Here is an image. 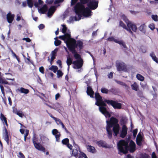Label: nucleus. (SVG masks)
I'll list each match as a JSON object with an SVG mask.
<instances>
[{
	"label": "nucleus",
	"instance_id": "nucleus-13",
	"mask_svg": "<svg viewBox=\"0 0 158 158\" xmlns=\"http://www.w3.org/2000/svg\"><path fill=\"white\" fill-rule=\"evenodd\" d=\"M95 97L96 102L95 105L97 106H99L100 103L102 100V97L98 93H96L95 94Z\"/></svg>",
	"mask_w": 158,
	"mask_h": 158
},
{
	"label": "nucleus",
	"instance_id": "nucleus-58",
	"mask_svg": "<svg viewBox=\"0 0 158 158\" xmlns=\"http://www.w3.org/2000/svg\"><path fill=\"white\" fill-rule=\"evenodd\" d=\"M55 121L57 123L58 125L61 124L63 123L60 119L59 118H56V119L55 120Z\"/></svg>",
	"mask_w": 158,
	"mask_h": 158
},
{
	"label": "nucleus",
	"instance_id": "nucleus-26",
	"mask_svg": "<svg viewBox=\"0 0 158 158\" xmlns=\"http://www.w3.org/2000/svg\"><path fill=\"white\" fill-rule=\"evenodd\" d=\"M19 91L21 93H24L27 94L29 93V90L28 89H25L23 87H21L18 89Z\"/></svg>",
	"mask_w": 158,
	"mask_h": 158
},
{
	"label": "nucleus",
	"instance_id": "nucleus-7",
	"mask_svg": "<svg viewBox=\"0 0 158 158\" xmlns=\"http://www.w3.org/2000/svg\"><path fill=\"white\" fill-rule=\"evenodd\" d=\"M95 0H90L87 4V6L91 10L96 9L98 7V2Z\"/></svg>",
	"mask_w": 158,
	"mask_h": 158
},
{
	"label": "nucleus",
	"instance_id": "nucleus-51",
	"mask_svg": "<svg viewBox=\"0 0 158 158\" xmlns=\"http://www.w3.org/2000/svg\"><path fill=\"white\" fill-rule=\"evenodd\" d=\"M90 0H80V3L84 5L87 4Z\"/></svg>",
	"mask_w": 158,
	"mask_h": 158
},
{
	"label": "nucleus",
	"instance_id": "nucleus-21",
	"mask_svg": "<svg viewBox=\"0 0 158 158\" xmlns=\"http://www.w3.org/2000/svg\"><path fill=\"white\" fill-rule=\"evenodd\" d=\"M56 7L55 6H52L49 9L48 12V17L51 16L52 15L56 10Z\"/></svg>",
	"mask_w": 158,
	"mask_h": 158
},
{
	"label": "nucleus",
	"instance_id": "nucleus-2",
	"mask_svg": "<svg viewBox=\"0 0 158 158\" xmlns=\"http://www.w3.org/2000/svg\"><path fill=\"white\" fill-rule=\"evenodd\" d=\"M106 123H107L106 126V131L108 135V138L110 139L112 137V131L110 128L117 124H118V121L116 118L114 117H112L110 118L109 120H107L106 121Z\"/></svg>",
	"mask_w": 158,
	"mask_h": 158
},
{
	"label": "nucleus",
	"instance_id": "nucleus-18",
	"mask_svg": "<svg viewBox=\"0 0 158 158\" xmlns=\"http://www.w3.org/2000/svg\"><path fill=\"white\" fill-rule=\"evenodd\" d=\"M113 131L114 134V136H117L120 130L119 125L118 124H117L116 125L113 126Z\"/></svg>",
	"mask_w": 158,
	"mask_h": 158
},
{
	"label": "nucleus",
	"instance_id": "nucleus-56",
	"mask_svg": "<svg viewBox=\"0 0 158 158\" xmlns=\"http://www.w3.org/2000/svg\"><path fill=\"white\" fill-rule=\"evenodd\" d=\"M39 70L40 72L44 74V69L43 66H41L39 68Z\"/></svg>",
	"mask_w": 158,
	"mask_h": 158
},
{
	"label": "nucleus",
	"instance_id": "nucleus-39",
	"mask_svg": "<svg viewBox=\"0 0 158 158\" xmlns=\"http://www.w3.org/2000/svg\"><path fill=\"white\" fill-rule=\"evenodd\" d=\"M69 143V140L67 138H65L62 141V143L64 145H66Z\"/></svg>",
	"mask_w": 158,
	"mask_h": 158
},
{
	"label": "nucleus",
	"instance_id": "nucleus-49",
	"mask_svg": "<svg viewBox=\"0 0 158 158\" xmlns=\"http://www.w3.org/2000/svg\"><path fill=\"white\" fill-rule=\"evenodd\" d=\"M26 133L24 135V141L25 142L29 134V131L28 130H26Z\"/></svg>",
	"mask_w": 158,
	"mask_h": 158
},
{
	"label": "nucleus",
	"instance_id": "nucleus-22",
	"mask_svg": "<svg viewBox=\"0 0 158 158\" xmlns=\"http://www.w3.org/2000/svg\"><path fill=\"white\" fill-rule=\"evenodd\" d=\"M58 49L57 48H56L53 51H52L51 53V62L53 61L56 58V55Z\"/></svg>",
	"mask_w": 158,
	"mask_h": 158
},
{
	"label": "nucleus",
	"instance_id": "nucleus-20",
	"mask_svg": "<svg viewBox=\"0 0 158 158\" xmlns=\"http://www.w3.org/2000/svg\"><path fill=\"white\" fill-rule=\"evenodd\" d=\"M97 144L99 147H102L105 148H108V146L106 142L103 140H100L97 141L96 143Z\"/></svg>",
	"mask_w": 158,
	"mask_h": 158
},
{
	"label": "nucleus",
	"instance_id": "nucleus-32",
	"mask_svg": "<svg viewBox=\"0 0 158 158\" xmlns=\"http://www.w3.org/2000/svg\"><path fill=\"white\" fill-rule=\"evenodd\" d=\"M49 69L52 71L54 73H56L58 70V67L56 66L52 65L49 68Z\"/></svg>",
	"mask_w": 158,
	"mask_h": 158
},
{
	"label": "nucleus",
	"instance_id": "nucleus-23",
	"mask_svg": "<svg viewBox=\"0 0 158 158\" xmlns=\"http://www.w3.org/2000/svg\"><path fill=\"white\" fill-rule=\"evenodd\" d=\"M48 7L46 4L44 5L43 6L39 9V11L42 14H44L48 10Z\"/></svg>",
	"mask_w": 158,
	"mask_h": 158
},
{
	"label": "nucleus",
	"instance_id": "nucleus-30",
	"mask_svg": "<svg viewBox=\"0 0 158 158\" xmlns=\"http://www.w3.org/2000/svg\"><path fill=\"white\" fill-rule=\"evenodd\" d=\"M0 83L3 84H9V83L6 81L5 78L2 77L0 78Z\"/></svg>",
	"mask_w": 158,
	"mask_h": 158
},
{
	"label": "nucleus",
	"instance_id": "nucleus-64",
	"mask_svg": "<svg viewBox=\"0 0 158 158\" xmlns=\"http://www.w3.org/2000/svg\"><path fill=\"white\" fill-rule=\"evenodd\" d=\"M45 27L44 25L43 24H40L38 26V28L39 29H42Z\"/></svg>",
	"mask_w": 158,
	"mask_h": 158
},
{
	"label": "nucleus",
	"instance_id": "nucleus-44",
	"mask_svg": "<svg viewBox=\"0 0 158 158\" xmlns=\"http://www.w3.org/2000/svg\"><path fill=\"white\" fill-rule=\"evenodd\" d=\"M4 139L8 145L9 144V134L7 135H4Z\"/></svg>",
	"mask_w": 158,
	"mask_h": 158
},
{
	"label": "nucleus",
	"instance_id": "nucleus-42",
	"mask_svg": "<svg viewBox=\"0 0 158 158\" xmlns=\"http://www.w3.org/2000/svg\"><path fill=\"white\" fill-rule=\"evenodd\" d=\"M0 118L1 120L2 121H4V122L7 120L6 118L4 116V115L2 113L1 114Z\"/></svg>",
	"mask_w": 158,
	"mask_h": 158
},
{
	"label": "nucleus",
	"instance_id": "nucleus-27",
	"mask_svg": "<svg viewBox=\"0 0 158 158\" xmlns=\"http://www.w3.org/2000/svg\"><path fill=\"white\" fill-rule=\"evenodd\" d=\"M150 55L153 61H155L156 63H158V58L156 56L154 52H152L150 54Z\"/></svg>",
	"mask_w": 158,
	"mask_h": 158
},
{
	"label": "nucleus",
	"instance_id": "nucleus-36",
	"mask_svg": "<svg viewBox=\"0 0 158 158\" xmlns=\"http://www.w3.org/2000/svg\"><path fill=\"white\" fill-rule=\"evenodd\" d=\"M55 40L54 41V44L55 46H57L60 45L61 43V41L60 40H57L56 37L55 38Z\"/></svg>",
	"mask_w": 158,
	"mask_h": 158
},
{
	"label": "nucleus",
	"instance_id": "nucleus-12",
	"mask_svg": "<svg viewBox=\"0 0 158 158\" xmlns=\"http://www.w3.org/2000/svg\"><path fill=\"white\" fill-rule=\"evenodd\" d=\"M127 131V128L126 125H123L122 130L120 134V136L122 138H124L126 136Z\"/></svg>",
	"mask_w": 158,
	"mask_h": 158
},
{
	"label": "nucleus",
	"instance_id": "nucleus-52",
	"mask_svg": "<svg viewBox=\"0 0 158 158\" xmlns=\"http://www.w3.org/2000/svg\"><path fill=\"white\" fill-rule=\"evenodd\" d=\"M122 17L124 21L127 24L128 23H131L128 21L127 18L125 15H123L122 16Z\"/></svg>",
	"mask_w": 158,
	"mask_h": 158
},
{
	"label": "nucleus",
	"instance_id": "nucleus-48",
	"mask_svg": "<svg viewBox=\"0 0 158 158\" xmlns=\"http://www.w3.org/2000/svg\"><path fill=\"white\" fill-rule=\"evenodd\" d=\"M55 136L56 140L57 142H59L60 141V132H59V133L54 135Z\"/></svg>",
	"mask_w": 158,
	"mask_h": 158
},
{
	"label": "nucleus",
	"instance_id": "nucleus-54",
	"mask_svg": "<svg viewBox=\"0 0 158 158\" xmlns=\"http://www.w3.org/2000/svg\"><path fill=\"white\" fill-rule=\"evenodd\" d=\"M0 88L2 94L4 96H5V93L4 92V88L3 86L1 84L0 85Z\"/></svg>",
	"mask_w": 158,
	"mask_h": 158
},
{
	"label": "nucleus",
	"instance_id": "nucleus-57",
	"mask_svg": "<svg viewBox=\"0 0 158 158\" xmlns=\"http://www.w3.org/2000/svg\"><path fill=\"white\" fill-rule=\"evenodd\" d=\"M138 132V129H137L134 130L133 131V136L135 137H136Z\"/></svg>",
	"mask_w": 158,
	"mask_h": 158
},
{
	"label": "nucleus",
	"instance_id": "nucleus-5",
	"mask_svg": "<svg viewBox=\"0 0 158 158\" xmlns=\"http://www.w3.org/2000/svg\"><path fill=\"white\" fill-rule=\"evenodd\" d=\"M105 101L108 105H111L114 109H120L122 107V104L116 101L106 99H105Z\"/></svg>",
	"mask_w": 158,
	"mask_h": 158
},
{
	"label": "nucleus",
	"instance_id": "nucleus-61",
	"mask_svg": "<svg viewBox=\"0 0 158 158\" xmlns=\"http://www.w3.org/2000/svg\"><path fill=\"white\" fill-rule=\"evenodd\" d=\"M80 155L82 156V158L84 157L85 158H88V157L86 156V155L83 152H80Z\"/></svg>",
	"mask_w": 158,
	"mask_h": 158
},
{
	"label": "nucleus",
	"instance_id": "nucleus-31",
	"mask_svg": "<svg viewBox=\"0 0 158 158\" xmlns=\"http://www.w3.org/2000/svg\"><path fill=\"white\" fill-rule=\"evenodd\" d=\"M66 62L67 65L69 66H69L73 64V62L72 59L70 56L67 57Z\"/></svg>",
	"mask_w": 158,
	"mask_h": 158
},
{
	"label": "nucleus",
	"instance_id": "nucleus-3",
	"mask_svg": "<svg viewBox=\"0 0 158 158\" xmlns=\"http://www.w3.org/2000/svg\"><path fill=\"white\" fill-rule=\"evenodd\" d=\"M85 7L84 5L80 2L77 3L74 7V11L76 15L78 16L77 17L76 16L74 17L75 21L81 19V13Z\"/></svg>",
	"mask_w": 158,
	"mask_h": 158
},
{
	"label": "nucleus",
	"instance_id": "nucleus-19",
	"mask_svg": "<svg viewBox=\"0 0 158 158\" xmlns=\"http://www.w3.org/2000/svg\"><path fill=\"white\" fill-rule=\"evenodd\" d=\"M73 145L74 147H75L76 149H73L72 151V153L75 157H77V155L78 153V150L77 148H79V146L78 145L75 143L74 140H73Z\"/></svg>",
	"mask_w": 158,
	"mask_h": 158
},
{
	"label": "nucleus",
	"instance_id": "nucleus-33",
	"mask_svg": "<svg viewBox=\"0 0 158 158\" xmlns=\"http://www.w3.org/2000/svg\"><path fill=\"white\" fill-rule=\"evenodd\" d=\"M137 78L141 81H143L144 79V77L139 74H137L136 76Z\"/></svg>",
	"mask_w": 158,
	"mask_h": 158
},
{
	"label": "nucleus",
	"instance_id": "nucleus-50",
	"mask_svg": "<svg viewBox=\"0 0 158 158\" xmlns=\"http://www.w3.org/2000/svg\"><path fill=\"white\" fill-rule=\"evenodd\" d=\"M59 132L56 129H53L52 131V133L53 135L57 134L59 133Z\"/></svg>",
	"mask_w": 158,
	"mask_h": 158
},
{
	"label": "nucleus",
	"instance_id": "nucleus-38",
	"mask_svg": "<svg viewBox=\"0 0 158 158\" xmlns=\"http://www.w3.org/2000/svg\"><path fill=\"white\" fill-rule=\"evenodd\" d=\"M64 39L65 40H69L71 39V35L69 33H65L64 35Z\"/></svg>",
	"mask_w": 158,
	"mask_h": 158
},
{
	"label": "nucleus",
	"instance_id": "nucleus-9",
	"mask_svg": "<svg viewBox=\"0 0 158 158\" xmlns=\"http://www.w3.org/2000/svg\"><path fill=\"white\" fill-rule=\"evenodd\" d=\"M127 28L126 29L132 35H134L133 33L131 31V29L134 32H135L137 30V27L136 25L132 23H128L127 24Z\"/></svg>",
	"mask_w": 158,
	"mask_h": 158
},
{
	"label": "nucleus",
	"instance_id": "nucleus-55",
	"mask_svg": "<svg viewBox=\"0 0 158 158\" xmlns=\"http://www.w3.org/2000/svg\"><path fill=\"white\" fill-rule=\"evenodd\" d=\"M152 19L155 21H158V16L157 15H152Z\"/></svg>",
	"mask_w": 158,
	"mask_h": 158
},
{
	"label": "nucleus",
	"instance_id": "nucleus-45",
	"mask_svg": "<svg viewBox=\"0 0 158 158\" xmlns=\"http://www.w3.org/2000/svg\"><path fill=\"white\" fill-rule=\"evenodd\" d=\"M119 26L123 27V28L125 29L126 30L127 28V27L125 24L122 21H120L119 22Z\"/></svg>",
	"mask_w": 158,
	"mask_h": 158
},
{
	"label": "nucleus",
	"instance_id": "nucleus-40",
	"mask_svg": "<svg viewBox=\"0 0 158 158\" xmlns=\"http://www.w3.org/2000/svg\"><path fill=\"white\" fill-rule=\"evenodd\" d=\"M57 71V77L59 78L62 77L63 75V73L60 70H58Z\"/></svg>",
	"mask_w": 158,
	"mask_h": 158
},
{
	"label": "nucleus",
	"instance_id": "nucleus-35",
	"mask_svg": "<svg viewBox=\"0 0 158 158\" xmlns=\"http://www.w3.org/2000/svg\"><path fill=\"white\" fill-rule=\"evenodd\" d=\"M74 56L76 60H83L81 56L77 53L74 55Z\"/></svg>",
	"mask_w": 158,
	"mask_h": 158
},
{
	"label": "nucleus",
	"instance_id": "nucleus-1",
	"mask_svg": "<svg viewBox=\"0 0 158 158\" xmlns=\"http://www.w3.org/2000/svg\"><path fill=\"white\" fill-rule=\"evenodd\" d=\"M118 148L119 151L124 154H127L129 150L131 153L133 152L136 149V146L135 142L131 140L129 146L128 142L124 140L119 141L117 144Z\"/></svg>",
	"mask_w": 158,
	"mask_h": 158
},
{
	"label": "nucleus",
	"instance_id": "nucleus-17",
	"mask_svg": "<svg viewBox=\"0 0 158 158\" xmlns=\"http://www.w3.org/2000/svg\"><path fill=\"white\" fill-rule=\"evenodd\" d=\"M35 148L39 150L42 151L44 152H45V148L40 143H34Z\"/></svg>",
	"mask_w": 158,
	"mask_h": 158
},
{
	"label": "nucleus",
	"instance_id": "nucleus-53",
	"mask_svg": "<svg viewBox=\"0 0 158 158\" xmlns=\"http://www.w3.org/2000/svg\"><path fill=\"white\" fill-rule=\"evenodd\" d=\"M141 158H149V156L146 153L142 154L141 155Z\"/></svg>",
	"mask_w": 158,
	"mask_h": 158
},
{
	"label": "nucleus",
	"instance_id": "nucleus-46",
	"mask_svg": "<svg viewBox=\"0 0 158 158\" xmlns=\"http://www.w3.org/2000/svg\"><path fill=\"white\" fill-rule=\"evenodd\" d=\"M62 26L63 27V28L62 29V32L63 33L65 34L66 32L67 28L66 27V25L64 24L62 25Z\"/></svg>",
	"mask_w": 158,
	"mask_h": 158
},
{
	"label": "nucleus",
	"instance_id": "nucleus-10",
	"mask_svg": "<svg viewBox=\"0 0 158 158\" xmlns=\"http://www.w3.org/2000/svg\"><path fill=\"white\" fill-rule=\"evenodd\" d=\"M83 60H76L73 62V68L75 69H81L83 66Z\"/></svg>",
	"mask_w": 158,
	"mask_h": 158
},
{
	"label": "nucleus",
	"instance_id": "nucleus-63",
	"mask_svg": "<svg viewBox=\"0 0 158 158\" xmlns=\"http://www.w3.org/2000/svg\"><path fill=\"white\" fill-rule=\"evenodd\" d=\"M78 1V0H72L71 4V6L74 5Z\"/></svg>",
	"mask_w": 158,
	"mask_h": 158
},
{
	"label": "nucleus",
	"instance_id": "nucleus-62",
	"mask_svg": "<svg viewBox=\"0 0 158 158\" xmlns=\"http://www.w3.org/2000/svg\"><path fill=\"white\" fill-rule=\"evenodd\" d=\"M21 14H18L17 15V18L16 19V20L17 21H19L21 20Z\"/></svg>",
	"mask_w": 158,
	"mask_h": 158
},
{
	"label": "nucleus",
	"instance_id": "nucleus-15",
	"mask_svg": "<svg viewBox=\"0 0 158 158\" xmlns=\"http://www.w3.org/2000/svg\"><path fill=\"white\" fill-rule=\"evenodd\" d=\"M143 137L141 135L140 133L138 134L136 139V142L137 145L139 146H141L142 145Z\"/></svg>",
	"mask_w": 158,
	"mask_h": 158
},
{
	"label": "nucleus",
	"instance_id": "nucleus-16",
	"mask_svg": "<svg viewBox=\"0 0 158 158\" xmlns=\"http://www.w3.org/2000/svg\"><path fill=\"white\" fill-rule=\"evenodd\" d=\"M86 93L87 95L89 96L91 98H94V92L92 88L89 86H88L87 88Z\"/></svg>",
	"mask_w": 158,
	"mask_h": 158
},
{
	"label": "nucleus",
	"instance_id": "nucleus-14",
	"mask_svg": "<svg viewBox=\"0 0 158 158\" xmlns=\"http://www.w3.org/2000/svg\"><path fill=\"white\" fill-rule=\"evenodd\" d=\"M15 15L12 14L10 12L8 13L6 15V18L7 21L10 23H11L14 18Z\"/></svg>",
	"mask_w": 158,
	"mask_h": 158
},
{
	"label": "nucleus",
	"instance_id": "nucleus-43",
	"mask_svg": "<svg viewBox=\"0 0 158 158\" xmlns=\"http://www.w3.org/2000/svg\"><path fill=\"white\" fill-rule=\"evenodd\" d=\"M145 26V25L144 24H143L141 25L139 27V30L141 31H144V27Z\"/></svg>",
	"mask_w": 158,
	"mask_h": 158
},
{
	"label": "nucleus",
	"instance_id": "nucleus-8",
	"mask_svg": "<svg viewBox=\"0 0 158 158\" xmlns=\"http://www.w3.org/2000/svg\"><path fill=\"white\" fill-rule=\"evenodd\" d=\"M107 40L109 41H113L123 46L125 48H127L125 43L122 40H119L118 39H115L113 37H109Z\"/></svg>",
	"mask_w": 158,
	"mask_h": 158
},
{
	"label": "nucleus",
	"instance_id": "nucleus-41",
	"mask_svg": "<svg viewBox=\"0 0 158 158\" xmlns=\"http://www.w3.org/2000/svg\"><path fill=\"white\" fill-rule=\"evenodd\" d=\"M137 91V95L140 98H143V92L142 91L139 89V90Z\"/></svg>",
	"mask_w": 158,
	"mask_h": 158
},
{
	"label": "nucleus",
	"instance_id": "nucleus-34",
	"mask_svg": "<svg viewBox=\"0 0 158 158\" xmlns=\"http://www.w3.org/2000/svg\"><path fill=\"white\" fill-rule=\"evenodd\" d=\"M109 91L114 94H116L118 93V90L115 88L110 89L109 90Z\"/></svg>",
	"mask_w": 158,
	"mask_h": 158
},
{
	"label": "nucleus",
	"instance_id": "nucleus-6",
	"mask_svg": "<svg viewBox=\"0 0 158 158\" xmlns=\"http://www.w3.org/2000/svg\"><path fill=\"white\" fill-rule=\"evenodd\" d=\"M116 66L117 69L118 71H126L127 70L126 65L123 62L117 61Z\"/></svg>",
	"mask_w": 158,
	"mask_h": 158
},
{
	"label": "nucleus",
	"instance_id": "nucleus-60",
	"mask_svg": "<svg viewBox=\"0 0 158 158\" xmlns=\"http://www.w3.org/2000/svg\"><path fill=\"white\" fill-rule=\"evenodd\" d=\"M120 123L121 125H124V124H125V119L123 118H121L120 120Z\"/></svg>",
	"mask_w": 158,
	"mask_h": 158
},
{
	"label": "nucleus",
	"instance_id": "nucleus-4",
	"mask_svg": "<svg viewBox=\"0 0 158 158\" xmlns=\"http://www.w3.org/2000/svg\"><path fill=\"white\" fill-rule=\"evenodd\" d=\"M105 100L102 101L99 103V106H99V110L103 114L106 118L110 117L111 114L107 110L105 106H107L106 104L105 103Z\"/></svg>",
	"mask_w": 158,
	"mask_h": 158
},
{
	"label": "nucleus",
	"instance_id": "nucleus-24",
	"mask_svg": "<svg viewBox=\"0 0 158 158\" xmlns=\"http://www.w3.org/2000/svg\"><path fill=\"white\" fill-rule=\"evenodd\" d=\"M86 148L88 151L90 152L95 153L96 152V150L93 146L88 145L87 146Z\"/></svg>",
	"mask_w": 158,
	"mask_h": 158
},
{
	"label": "nucleus",
	"instance_id": "nucleus-29",
	"mask_svg": "<svg viewBox=\"0 0 158 158\" xmlns=\"http://www.w3.org/2000/svg\"><path fill=\"white\" fill-rule=\"evenodd\" d=\"M83 42L79 40H77V47L78 46L80 49H82L83 48Z\"/></svg>",
	"mask_w": 158,
	"mask_h": 158
},
{
	"label": "nucleus",
	"instance_id": "nucleus-47",
	"mask_svg": "<svg viewBox=\"0 0 158 158\" xmlns=\"http://www.w3.org/2000/svg\"><path fill=\"white\" fill-rule=\"evenodd\" d=\"M101 91L102 93L107 94L109 91V90L105 88H103L101 89Z\"/></svg>",
	"mask_w": 158,
	"mask_h": 158
},
{
	"label": "nucleus",
	"instance_id": "nucleus-28",
	"mask_svg": "<svg viewBox=\"0 0 158 158\" xmlns=\"http://www.w3.org/2000/svg\"><path fill=\"white\" fill-rule=\"evenodd\" d=\"M115 81L118 84L124 86L126 89H128L129 88V87L128 86L126 83L123 82L118 81L117 80H115Z\"/></svg>",
	"mask_w": 158,
	"mask_h": 158
},
{
	"label": "nucleus",
	"instance_id": "nucleus-25",
	"mask_svg": "<svg viewBox=\"0 0 158 158\" xmlns=\"http://www.w3.org/2000/svg\"><path fill=\"white\" fill-rule=\"evenodd\" d=\"M131 87L133 90L138 91L139 89V85L136 82H134L133 84L131 85Z\"/></svg>",
	"mask_w": 158,
	"mask_h": 158
},
{
	"label": "nucleus",
	"instance_id": "nucleus-59",
	"mask_svg": "<svg viewBox=\"0 0 158 158\" xmlns=\"http://www.w3.org/2000/svg\"><path fill=\"white\" fill-rule=\"evenodd\" d=\"M149 27L152 30H153L155 27V26L154 24L152 23L151 24H150L149 26Z\"/></svg>",
	"mask_w": 158,
	"mask_h": 158
},
{
	"label": "nucleus",
	"instance_id": "nucleus-11",
	"mask_svg": "<svg viewBox=\"0 0 158 158\" xmlns=\"http://www.w3.org/2000/svg\"><path fill=\"white\" fill-rule=\"evenodd\" d=\"M89 7H85L81 13V15L85 17H88L91 15L92 11Z\"/></svg>",
	"mask_w": 158,
	"mask_h": 158
},
{
	"label": "nucleus",
	"instance_id": "nucleus-37",
	"mask_svg": "<svg viewBox=\"0 0 158 158\" xmlns=\"http://www.w3.org/2000/svg\"><path fill=\"white\" fill-rule=\"evenodd\" d=\"M27 3L29 7L31 8L33 6L34 3L32 0H27Z\"/></svg>",
	"mask_w": 158,
	"mask_h": 158
}]
</instances>
